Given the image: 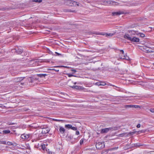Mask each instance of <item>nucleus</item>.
I'll use <instances>...</instances> for the list:
<instances>
[{
    "instance_id": "nucleus-1",
    "label": "nucleus",
    "mask_w": 154,
    "mask_h": 154,
    "mask_svg": "<svg viewBox=\"0 0 154 154\" xmlns=\"http://www.w3.org/2000/svg\"><path fill=\"white\" fill-rule=\"evenodd\" d=\"M124 37L126 39L133 42L137 43L139 42L140 41L139 38L132 35L130 36L128 34H125L124 35Z\"/></svg>"
},
{
    "instance_id": "nucleus-2",
    "label": "nucleus",
    "mask_w": 154,
    "mask_h": 154,
    "mask_svg": "<svg viewBox=\"0 0 154 154\" xmlns=\"http://www.w3.org/2000/svg\"><path fill=\"white\" fill-rule=\"evenodd\" d=\"M118 127H114L102 129L101 131V133H105L109 131H116L118 130Z\"/></svg>"
},
{
    "instance_id": "nucleus-3",
    "label": "nucleus",
    "mask_w": 154,
    "mask_h": 154,
    "mask_svg": "<svg viewBox=\"0 0 154 154\" xmlns=\"http://www.w3.org/2000/svg\"><path fill=\"white\" fill-rule=\"evenodd\" d=\"M104 4L106 5H118V3L117 2L110 0H105L104 2Z\"/></svg>"
},
{
    "instance_id": "nucleus-4",
    "label": "nucleus",
    "mask_w": 154,
    "mask_h": 154,
    "mask_svg": "<svg viewBox=\"0 0 154 154\" xmlns=\"http://www.w3.org/2000/svg\"><path fill=\"white\" fill-rule=\"evenodd\" d=\"M105 145L104 143L103 142H99L97 143L96 144V147L97 149H100L104 148Z\"/></svg>"
},
{
    "instance_id": "nucleus-5",
    "label": "nucleus",
    "mask_w": 154,
    "mask_h": 154,
    "mask_svg": "<svg viewBox=\"0 0 154 154\" xmlns=\"http://www.w3.org/2000/svg\"><path fill=\"white\" fill-rule=\"evenodd\" d=\"M38 62L39 60H32L30 61L29 64L31 66H37L38 65Z\"/></svg>"
},
{
    "instance_id": "nucleus-6",
    "label": "nucleus",
    "mask_w": 154,
    "mask_h": 154,
    "mask_svg": "<svg viewBox=\"0 0 154 154\" xmlns=\"http://www.w3.org/2000/svg\"><path fill=\"white\" fill-rule=\"evenodd\" d=\"M49 128L48 127L44 128H42L41 133L43 134V135L48 133L49 131Z\"/></svg>"
},
{
    "instance_id": "nucleus-7",
    "label": "nucleus",
    "mask_w": 154,
    "mask_h": 154,
    "mask_svg": "<svg viewBox=\"0 0 154 154\" xmlns=\"http://www.w3.org/2000/svg\"><path fill=\"white\" fill-rule=\"evenodd\" d=\"M30 135L29 134H23L21 136V137L22 139H28L30 137Z\"/></svg>"
},
{
    "instance_id": "nucleus-8",
    "label": "nucleus",
    "mask_w": 154,
    "mask_h": 154,
    "mask_svg": "<svg viewBox=\"0 0 154 154\" xmlns=\"http://www.w3.org/2000/svg\"><path fill=\"white\" fill-rule=\"evenodd\" d=\"M35 135L36 137L39 138L42 137L44 135L43 134L41 133V131H40L36 132V133L35 134Z\"/></svg>"
},
{
    "instance_id": "nucleus-9",
    "label": "nucleus",
    "mask_w": 154,
    "mask_h": 154,
    "mask_svg": "<svg viewBox=\"0 0 154 154\" xmlns=\"http://www.w3.org/2000/svg\"><path fill=\"white\" fill-rule=\"evenodd\" d=\"M124 12L123 11H119L116 12H113L112 13V15L115 16L116 15H119L121 14H123Z\"/></svg>"
},
{
    "instance_id": "nucleus-10",
    "label": "nucleus",
    "mask_w": 154,
    "mask_h": 154,
    "mask_svg": "<svg viewBox=\"0 0 154 154\" xmlns=\"http://www.w3.org/2000/svg\"><path fill=\"white\" fill-rule=\"evenodd\" d=\"M6 145H8L9 146L12 145L13 146H15L17 145V143L14 142H12L9 141L7 142H6Z\"/></svg>"
},
{
    "instance_id": "nucleus-11",
    "label": "nucleus",
    "mask_w": 154,
    "mask_h": 154,
    "mask_svg": "<svg viewBox=\"0 0 154 154\" xmlns=\"http://www.w3.org/2000/svg\"><path fill=\"white\" fill-rule=\"evenodd\" d=\"M23 79L22 77L16 78L14 79V81L15 82H18L22 80Z\"/></svg>"
},
{
    "instance_id": "nucleus-12",
    "label": "nucleus",
    "mask_w": 154,
    "mask_h": 154,
    "mask_svg": "<svg viewBox=\"0 0 154 154\" xmlns=\"http://www.w3.org/2000/svg\"><path fill=\"white\" fill-rule=\"evenodd\" d=\"M120 58L121 59H125L127 60H129V57L127 56L126 55H125L123 56H122L120 55V54H119Z\"/></svg>"
},
{
    "instance_id": "nucleus-13",
    "label": "nucleus",
    "mask_w": 154,
    "mask_h": 154,
    "mask_svg": "<svg viewBox=\"0 0 154 154\" xmlns=\"http://www.w3.org/2000/svg\"><path fill=\"white\" fill-rule=\"evenodd\" d=\"M143 48L145 50V51L146 53H152L154 52V51H149V50L148 49L149 48L146 47H144Z\"/></svg>"
},
{
    "instance_id": "nucleus-14",
    "label": "nucleus",
    "mask_w": 154,
    "mask_h": 154,
    "mask_svg": "<svg viewBox=\"0 0 154 154\" xmlns=\"http://www.w3.org/2000/svg\"><path fill=\"white\" fill-rule=\"evenodd\" d=\"M16 52L18 54H21L23 52V50L21 48L18 49H15Z\"/></svg>"
},
{
    "instance_id": "nucleus-15",
    "label": "nucleus",
    "mask_w": 154,
    "mask_h": 154,
    "mask_svg": "<svg viewBox=\"0 0 154 154\" xmlns=\"http://www.w3.org/2000/svg\"><path fill=\"white\" fill-rule=\"evenodd\" d=\"M129 32L131 34V35H129L130 36H131V35H134L135 34L136 35V33H137L138 32V31L131 30L129 31Z\"/></svg>"
},
{
    "instance_id": "nucleus-16",
    "label": "nucleus",
    "mask_w": 154,
    "mask_h": 154,
    "mask_svg": "<svg viewBox=\"0 0 154 154\" xmlns=\"http://www.w3.org/2000/svg\"><path fill=\"white\" fill-rule=\"evenodd\" d=\"M59 127V131L62 134L64 133L65 131V129L63 127L61 126H60Z\"/></svg>"
},
{
    "instance_id": "nucleus-17",
    "label": "nucleus",
    "mask_w": 154,
    "mask_h": 154,
    "mask_svg": "<svg viewBox=\"0 0 154 154\" xmlns=\"http://www.w3.org/2000/svg\"><path fill=\"white\" fill-rule=\"evenodd\" d=\"M136 35L142 38H143L145 37V34L140 32H138L137 33H136Z\"/></svg>"
},
{
    "instance_id": "nucleus-18",
    "label": "nucleus",
    "mask_w": 154,
    "mask_h": 154,
    "mask_svg": "<svg viewBox=\"0 0 154 154\" xmlns=\"http://www.w3.org/2000/svg\"><path fill=\"white\" fill-rule=\"evenodd\" d=\"M37 75L38 77L42 78L45 77L46 76H47V75L45 74H37Z\"/></svg>"
},
{
    "instance_id": "nucleus-19",
    "label": "nucleus",
    "mask_w": 154,
    "mask_h": 154,
    "mask_svg": "<svg viewBox=\"0 0 154 154\" xmlns=\"http://www.w3.org/2000/svg\"><path fill=\"white\" fill-rule=\"evenodd\" d=\"M103 34L104 35H105L106 36H112L114 35L113 33H103Z\"/></svg>"
},
{
    "instance_id": "nucleus-20",
    "label": "nucleus",
    "mask_w": 154,
    "mask_h": 154,
    "mask_svg": "<svg viewBox=\"0 0 154 154\" xmlns=\"http://www.w3.org/2000/svg\"><path fill=\"white\" fill-rule=\"evenodd\" d=\"M92 33L94 34H95L97 35H104L103 34V33H101V32H92Z\"/></svg>"
},
{
    "instance_id": "nucleus-21",
    "label": "nucleus",
    "mask_w": 154,
    "mask_h": 154,
    "mask_svg": "<svg viewBox=\"0 0 154 154\" xmlns=\"http://www.w3.org/2000/svg\"><path fill=\"white\" fill-rule=\"evenodd\" d=\"M2 132L3 134H7L9 133L10 132V131L9 130H4Z\"/></svg>"
},
{
    "instance_id": "nucleus-22",
    "label": "nucleus",
    "mask_w": 154,
    "mask_h": 154,
    "mask_svg": "<svg viewBox=\"0 0 154 154\" xmlns=\"http://www.w3.org/2000/svg\"><path fill=\"white\" fill-rule=\"evenodd\" d=\"M70 87L72 88H75L77 89H79L80 87L79 86L77 85H73V86H70Z\"/></svg>"
},
{
    "instance_id": "nucleus-23",
    "label": "nucleus",
    "mask_w": 154,
    "mask_h": 154,
    "mask_svg": "<svg viewBox=\"0 0 154 154\" xmlns=\"http://www.w3.org/2000/svg\"><path fill=\"white\" fill-rule=\"evenodd\" d=\"M72 125L70 124H67L66 125H65V127L66 128H72Z\"/></svg>"
},
{
    "instance_id": "nucleus-24",
    "label": "nucleus",
    "mask_w": 154,
    "mask_h": 154,
    "mask_svg": "<svg viewBox=\"0 0 154 154\" xmlns=\"http://www.w3.org/2000/svg\"><path fill=\"white\" fill-rule=\"evenodd\" d=\"M6 141L4 140H0V144H6Z\"/></svg>"
},
{
    "instance_id": "nucleus-25",
    "label": "nucleus",
    "mask_w": 154,
    "mask_h": 154,
    "mask_svg": "<svg viewBox=\"0 0 154 154\" xmlns=\"http://www.w3.org/2000/svg\"><path fill=\"white\" fill-rule=\"evenodd\" d=\"M134 145L135 146L139 147L141 146H143V145L140 144V143H137L135 144H134Z\"/></svg>"
},
{
    "instance_id": "nucleus-26",
    "label": "nucleus",
    "mask_w": 154,
    "mask_h": 154,
    "mask_svg": "<svg viewBox=\"0 0 154 154\" xmlns=\"http://www.w3.org/2000/svg\"><path fill=\"white\" fill-rule=\"evenodd\" d=\"M118 147H115L113 148H111L110 149H109V151H112L114 150L117 149H118Z\"/></svg>"
},
{
    "instance_id": "nucleus-27",
    "label": "nucleus",
    "mask_w": 154,
    "mask_h": 154,
    "mask_svg": "<svg viewBox=\"0 0 154 154\" xmlns=\"http://www.w3.org/2000/svg\"><path fill=\"white\" fill-rule=\"evenodd\" d=\"M33 2H42V0H33Z\"/></svg>"
},
{
    "instance_id": "nucleus-28",
    "label": "nucleus",
    "mask_w": 154,
    "mask_h": 154,
    "mask_svg": "<svg viewBox=\"0 0 154 154\" xmlns=\"http://www.w3.org/2000/svg\"><path fill=\"white\" fill-rule=\"evenodd\" d=\"M71 129L74 131H76L77 130V127H72V126Z\"/></svg>"
},
{
    "instance_id": "nucleus-29",
    "label": "nucleus",
    "mask_w": 154,
    "mask_h": 154,
    "mask_svg": "<svg viewBox=\"0 0 154 154\" xmlns=\"http://www.w3.org/2000/svg\"><path fill=\"white\" fill-rule=\"evenodd\" d=\"M68 76L69 77H72V76H75V77H76V76H75V75H72V74H67Z\"/></svg>"
},
{
    "instance_id": "nucleus-30",
    "label": "nucleus",
    "mask_w": 154,
    "mask_h": 154,
    "mask_svg": "<svg viewBox=\"0 0 154 154\" xmlns=\"http://www.w3.org/2000/svg\"><path fill=\"white\" fill-rule=\"evenodd\" d=\"M84 139H82L81 140L80 142V145H82L83 143Z\"/></svg>"
},
{
    "instance_id": "nucleus-31",
    "label": "nucleus",
    "mask_w": 154,
    "mask_h": 154,
    "mask_svg": "<svg viewBox=\"0 0 154 154\" xmlns=\"http://www.w3.org/2000/svg\"><path fill=\"white\" fill-rule=\"evenodd\" d=\"M29 79V81H30V82L31 83H32L33 82L34 79H32L31 78H30Z\"/></svg>"
},
{
    "instance_id": "nucleus-32",
    "label": "nucleus",
    "mask_w": 154,
    "mask_h": 154,
    "mask_svg": "<svg viewBox=\"0 0 154 154\" xmlns=\"http://www.w3.org/2000/svg\"><path fill=\"white\" fill-rule=\"evenodd\" d=\"M67 137H68V138H69V139L71 140L73 136H72L71 135H70L68 136H67Z\"/></svg>"
},
{
    "instance_id": "nucleus-33",
    "label": "nucleus",
    "mask_w": 154,
    "mask_h": 154,
    "mask_svg": "<svg viewBox=\"0 0 154 154\" xmlns=\"http://www.w3.org/2000/svg\"><path fill=\"white\" fill-rule=\"evenodd\" d=\"M41 146H42V148L43 149H44L45 148V145H42V144H41Z\"/></svg>"
},
{
    "instance_id": "nucleus-34",
    "label": "nucleus",
    "mask_w": 154,
    "mask_h": 154,
    "mask_svg": "<svg viewBox=\"0 0 154 154\" xmlns=\"http://www.w3.org/2000/svg\"><path fill=\"white\" fill-rule=\"evenodd\" d=\"M53 121H62L61 120H58V119H53Z\"/></svg>"
},
{
    "instance_id": "nucleus-35",
    "label": "nucleus",
    "mask_w": 154,
    "mask_h": 154,
    "mask_svg": "<svg viewBox=\"0 0 154 154\" xmlns=\"http://www.w3.org/2000/svg\"><path fill=\"white\" fill-rule=\"evenodd\" d=\"M7 124L8 125H14L15 124V123H9V122H8L7 123Z\"/></svg>"
},
{
    "instance_id": "nucleus-36",
    "label": "nucleus",
    "mask_w": 154,
    "mask_h": 154,
    "mask_svg": "<svg viewBox=\"0 0 154 154\" xmlns=\"http://www.w3.org/2000/svg\"><path fill=\"white\" fill-rule=\"evenodd\" d=\"M124 106H138V105H125Z\"/></svg>"
},
{
    "instance_id": "nucleus-37",
    "label": "nucleus",
    "mask_w": 154,
    "mask_h": 154,
    "mask_svg": "<svg viewBox=\"0 0 154 154\" xmlns=\"http://www.w3.org/2000/svg\"><path fill=\"white\" fill-rule=\"evenodd\" d=\"M71 70L73 72L72 73L74 74L76 72V71L74 69H71Z\"/></svg>"
},
{
    "instance_id": "nucleus-38",
    "label": "nucleus",
    "mask_w": 154,
    "mask_h": 154,
    "mask_svg": "<svg viewBox=\"0 0 154 154\" xmlns=\"http://www.w3.org/2000/svg\"><path fill=\"white\" fill-rule=\"evenodd\" d=\"M79 134V131H76L75 134L77 135H78Z\"/></svg>"
},
{
    "instance_id": "nucleus-39",
    "label": "nucleus",
    "mask_w": 154,
    "mask_h": 154,
    "mask_svg": "<svg viewBox=\"0 0 154 154\" xmlns=\"http://www.w3.org/2000/svg\"><path fill=\"white\" fill-rule=\"evenodd\" d=\"M138 132H140V133H145V131L144 130H142L139 131Z\"/></svg>"
},
{
    "instance_id": "nucleus-40",
    "label": "nucleus",
    "mask_w": 154,
    "mask_h": 154,
    "mask_svg": "<svg viewBox=\"0 0 154 154\" xmlns=\"http://www.w3.org/2000/svg\"><path fill=\"white\" fill-rule=\"evenodd\" d=\"M150 111L154 113V109H150Z\"/></svg>"
},
{
    "instance_id": "nucleus-41",
    "label": "nucleus",
    "mask_w": 154,
    "mask_h": 154,
    "mask_svg": "<svg viewBox=\"0 0 154 154\" xmlns=\"http://www.w3.org/2000/svg\"><path fill=\"white\" fill-rule=\"evenodd\" d=\"M55 53L56 54H57V55L58 56L61 55V54L59 53L56 52H55Z\"/></svg>"
},
{
    "instance_id": "nucleus-42",
    "label": "nucleus",
    "mask_w": 154,
    "mask_h": 154,
    "mask_svg": "<svg viewBox=\"0 0 154 154\" xmlns=\"http://www.w3.org/2000/svg\"><path fill=\"white\" fill-rule=\"evenodd\" d=\"M120 51L122 53V54H124V51H123V50H120Z\"/></svg>"
},
{
    "instance_id": "nucleus-43",
    "label": "nucleus",
    "mask_w": 154,
    "mask_h": 154,
    "mask_svg": "<svg viewBox=\"0 0 154 154\" xmlns=\"http://www.w3.org/2000/svg\"><path fill=\"white\" fill-rule=\"evenodd\" d=\"M140 124H138L137 126V128H140Z\"/></svg>"
},
{
    "instance_id": "nucleus-44",
    "label": "nucleus",
    "mask_w": 154,
    "mask_h": 154,
    "mask_svg": "<svg viewBox=\"0 0 154 154\" xmlns=\"http://www.w3.org/2000/svg\"><path fill=\"white\" fill-rule=\"evenodd\" d=\"M128 107H129V106H128ZM132 106H130V107H132ZM133 107L134 106H133ZM135 108H138V107H139L140 108V106H134Z\"/></svg>"
},
{
    "instance_id": "nucleus-45",
    "label": "nucleus",
    "mask_w": 154,
    "mask_h": 154,
    "mask_svg": "<svg viewBox=\"0 0 154 154\" xmlns=\"http://www.w3.org/2000/svg\"><path fill=\"white\" fill-rule=\"evenodd\" d=\"M51 105L52 106L55 105L53 103H52V104H51Z\"/></svg>"
},
{
    "instance_id": "nucleus-46",
    "label": "nucleus",
    "mask_w": 154,
    "mask_h": 154,
    "mask_svg": "<svg viewBox=\"0 0 154 154\" xmlns=\"http://www.w3.org/2000/svg\"><path fill=\"white\" fill-rule=\"evenodd\" d=\"M75 11H69V12H74Z\"/></svg>"
},
{
    "instance_id": "nucleus-47",
    "label": "nucleus",
    "mask_w": 154,
    "mask_h": 154,
    "mask_svg": "<svg viewBox=\"0 0 154 154\" xmlns=\"http://www.w3.org/2000/svg\"><path fill=\"white\" fill-rule=\"evenodd\" d=\"M76 83H76V82H74V84H75V85L76 84Z\"/></svg>"
},
{
    "instance_id": "nucleus-48",
    "label": "nucleus",
    "mask_w": 154,
    "mask_h": 154,
    "mask_svg": "<svg viewBox=\"0 0 154 154\" xmlns=\"http://www.w3.org/2000/svg\"><path fill=\"white\" fill-rule=\"evenodd\" d=\"M21 84H22V85H23V83H21Z\"/></svg>"
},
{
    "instance_id": "nucleus-49",
    "label": "nucleus",
    "mask_w": 154,
    "mask_h": 154,
    "mask_svg": "<svg viewBox=\"0 0 154 154\" xmlns=\"http://www.w3.org/2000/svg\"><path fill=\"white\" fill-rule=\"evenodd\" d=\"M52 70H55L54 69H53Z\"/></svg>"
},
{
    "instance_id": "nucleus-50",
    "label": "nucleus",
    "mask_w": 154,
    "mask_h": 154,
    "mask_svg": "<svg viewBox=\"0 0 154 154\" xmlns=\"http://www.w3.org/2000/svg\"><path fill=\"white\" fill-rule=\"evenodd\" d=\"M112 86H114V85H112Z\"/></svg>"
}]
</instances>
